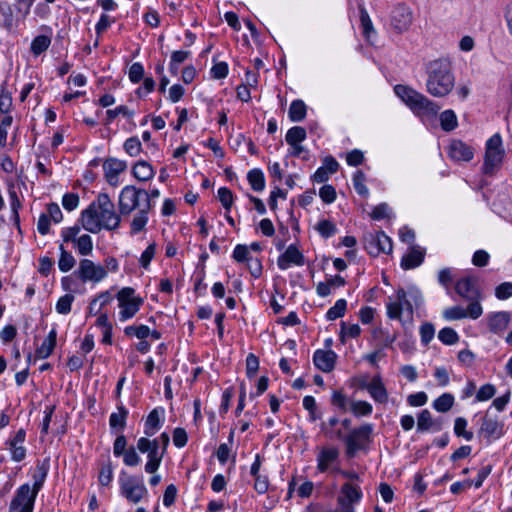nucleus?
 Masks as SVG:
<instances>
[{
	"mask_svg": "<svg viewBox=\"0 0 512 512\" xmlns=\"http://www.w3.org/2000/svg\"><path fill=\"white\" fill-rule=\"evenodd\" d=\"M121 222L115 211L114 203L106 193H100L96 201L92 202L82 212V225L90 233H99L102 229L115 230Z\"/></svg>",
	"mask_w": 512,
	"mask_h": 512,
	"instance_id": "obj_1",
	"label": "nucleus"
},
{
	"mask_svg": "<svg viewBox=\"0 0 512 512\" xmlns=\"http://www.w3.org/2000/svg\"><path fill=\"white\" fill-rule=\"evenodd\" d=\"M427 92L433 97L447 96L455 86V77L448 59L430 61L426 66Z\"/></svg>",
	"mask_w": 512,
	"mask_h": 512,
	"instance_id": "obj_2",
	"label": "nucleus"
},
{
	"mask_svg": "<svg viewBox=\"0 0 512 512\" xmlns=\"http://www.w3.org/2000/svg\"><path fill=\"white\" fill-rule=\"evenodd\" d=\"M169 435L164 432L159 438L150 440L147 437H141L137 441V449L141 453H147L148 461L145 464V471L154 474L160 467L162 459L169 445Z\"/></svg>",
	"mask_w": 512,
	"mask_h": 512,
	"instance_id": "obj_3",
	"label": "nucleus"
},
{
	"mask_svg": "<svg viewBox=\"0 0 512 512\" xmlns=\"http://www.w3.org/2000/svg\"><path fill=\"white\" fill-rule=\"evenodd\" d=\"M119 486L121 495L134 504L139 503L148 494L143 479L128 475L125 471L119 476Z\"/></svg>",
	"mask_w": 512,
	"mask_h": 512,
	"instance_id": "obj_4",
	"label": "nucleus"
},
{
	"mask_svg": "<svg viewBox=\"0 0 512 512\" xmlns=\"http://www.w3.org/2000/svg\"><path fill=\"white\" fill-rule=\"evenodd\" d=\"M504 154L502 138L500 134H494L486 142L483 172L487 175L494 174L495 170L501 165Z\"/></svg>",
	"mask_w": 512,
	"mask_h": 512,
	"instance_id": "obj_5",
	"label": "nucleus"
},
{
	"mask_svg": "<svg viewBox=\"0 0 512 512\" xmlns=\"http://www.w3.org/2000/svg\"><path fill=\"white\" fill-rule=\"evenodd\" d=\"M372 433L373 425L368 423L352 429L345 437L347 456L353 457L359 450L365 449L371 442Z\"/></svg>",
	"mask_w": 512,
	"mask_h": 512,
	"instance_id": "obj_6",
	"label": "nucleus"
},
{
	"mask_svg": "<svg viewBox=\"0 0 512 512\" xmlns=\"http://www.w3.org/2000/svg\"><path fill=\"white\" fill-rule=\"evenodd\" d=\"M147 203L148 192L144 189H138L135 186H125L119 196V211L122 215H129L132 211L140 207V199Z\"/></svg>",
	"mask_w": 512,
	"mask_h": 512,
	"instance_id": "obj_7",
	"label": "nucleus"
},
{
	"mask_svg": "<svg viewBox=\"0 0 512 512\" xmlns=\"http://www.w3.org/2000/svg\"><path fill=\"white\" fill-rule=\"evenodd\" d=\"M37 495L28 483L21 485L10 503L9 512H33Z\"/></svg>",
	"mask_w": 512,
	"mask_h": 512,
	"instance_id": "obj_8",
	"label": "nucleus"
},
{
	"mask_svg": "<svg viewBox=\"0 0 512 512\" xmlns=\"http://www.w3.org/2000/svg\"><path fill=\"white\" fill-rule=\"evenodd\" d=\"M364 248L371 256L392 252V240L384 232L367 233L364 236Z\"/></svg>",
	"mask_w": 512,
	"mask_h": 512,
	"instance_id": "obj_9",
	"label": "nucleus"
},
{
	"mask_svg": "<svg viewBox=\"0 0 512 512\" xmlns=\"http://www.w3.org/2000/svg\"><path fill=\"white\" fill-rule=\"evenodd\" d=\"M75 274L84 283H98L107 276V271L102 265L96 264L90 259H82Z\"/></svg>",
	"mask_w": 512,
	"mask_h": 512,
	"instance_id": "obj_10",
	"label": "nucleus"
},
{
	"mask_svg": "<svg viewBox=\"0 0 512 512\" xmlns=\"http://www.w3.org/2000/svg\"><path fill=\"white\" fill-rule=\"evenodd\" d=\"M483 313L482 306L479 301L469 303L467 309L461 306H453L447 308L443 312V317L448 321L460 320L466 317L478 319Z\"/></svg>",
	"mask_w": 512,
	"mask_h": 512,
	"instance_id": "obj_11",
	"label": "nucleus"
},
{
	"mask_svg": "<svg viewBox=\"0 0 512 512\" xmlns=\"http://www.w3.org/2000/svg\"><path fill=\"white\" fill-rule=\"evenodd\" d=\"M413 21L412 10L405 4H398L391 13V25L398 33L407 31Z\"/></svg>",
	"mask_w": 512,
	"mask_h": 512,
	"instance_id": "obj_12",
	"label": "nucleus"
},
{
	"mask_svg": "<svg viewBox=\"0 0 512 512\" xmlns=\"http://www.w3.org/2000/svg\"><path fill=\"white\" fill-rule=\"evenodd\" d=\"M440 106L434 101L419 93L410 109L419 117H434L438 114Z\"/></svg>",
	"mask_w": 512,
	"mask_h": 512,
	"instance_id": "obj_13",
	"label": "nucleus"
},
{
	"mask_svg": "<svg viewBox=\"0 0 512 512\" xmlns=\"http://www.w3.org/2000/svg\"><path fill=\"white\" fill-rule=\"evenodd\" d=\"M126 169V161L117 158H107L103 163L105 179L113 187L119 184L118 176Z\"/></svg>",
	"mask_w": 512,
	"mask_h": 512,
	"instance_id": "obj_14",
	"label": "nucleus"
},
{
	"mask_svg": "<svg viewBox=\"0 0 512 512\" xmlns=\"http://www.w3.org/2000/svg\"><path fill=\"white\" fill-rule=\"evenodd\" d=\"M361 498L362 492L358 486L345 483L341 487V496L338 502L347 512H353V504L358 503Z\"/></svg>",
	"mask_w": 512,
	"mask_h": 512,
	"instance_id": "obj_15",
	"label": "nucleus"
},
{
	"mask_svg": "<svg viewBox=\"0 0 512 512\" xmlns=\"http://www.w3.org/2000/svg\"><path fill=\"white\" fill-rule=\"evenodd\" d=\"M477 280L474 277H464L457 281L455 285L456 293L462 298L474 302L479 301L480 292L476 284Z\"/></svg>",
	"mask_w": 512,
	"mask_h": 512,
	"instance_id": "obj_16",
	"label": "nucleus"
},
{
	"mask_svg": "<svg viewBox=\"0 0 512 512\" xmlns=\"http://www.w3.org/2000/svg\"><path fill=\"white\" fill-rule=\"evenodd\" d=\"M304 255L298 250V248L291 244L287 247L286 251L281 254L277 260V265L281 270L288 269L292 264L297 266L304 265Z\"/></svg>",
	"mask_w": 512,
	"mask_h": 512,
	"instance_id": "obj_17",
	"label": "nucleus"
},
{
	"mask_svg": "<svg viewBox=\"0 0 512 512\" xmlns=\"http://www.w3.org/2000/svg\"><path fill=\"white\" fill-rule=\"evenodd\" d=\"M366 389L372 399L380 404H385L388 401V392L385 388L380 375H375L369 383L362 385Z\"/></svg>",
	"mask_w": 512,
	"mask_h": 512,
	"instance_id": "obj_18",
	"label": "nucleus"
},
{
	"mask_svg": "<svg viewBox=\"0 0 512 512\" xmlns=\"http://www.w3.org/2000/svg\"><path fill=\"white\" fill-rule=\"evenodd\" d=\"M503 424L499 423L496 418H492L488 413L482 418L479 433L483 435L489 442L492 439H498L503 433Z\"/></svg>",
	"mask_w": 512,
	"mask_h": 512,
	"instance_id": "obj_19",
	"label": "nucleus"
},
{
	"mask_svg": "<svg viewBox=\"0 0 512 512\" xmlns=\"http://www.w3.org/2000/svg\"><path fill=\"white\" fill-rule=\"evenodd\" d=\"M510 321L511 314L507 311L494 312L487 316L490 332L498 335L508 328Z\"/></svg>",
	"mask_w": 512,
	"mask_h": 512,
	"instance_id": "obj_20",
	"label": "nucleus"
},
{
	"mask_svg": "<svg viewBox=\"0 0 512 512\" xmlns=\"http://www.w3.org/2000/svg\"><path fill=\"white\" fill-rule=\"evenodd\" d=\"M339 450L335 447H324L317 455V469L323 473L338 462Z\"/></svg>",
	"mask_w": 512,
	"mask_h": 512,
	"instance_id": "obj_21",
	"label": "nucleus"
},
{
	"mask_svg": "<svg viewBox=\"0 0 512 512\" xmlns=\"http://www.w3.org/2000/svg\"><path fill=\"white\" fill-rule=\"evenodd\" d=\"M337 355L332 350H317L313 356L315 366L325 372H331L334 369Z\"/></svg>",
	"mask_w": 512,
	"mask_h": 512,
	"instance_id": "obj_22",
	"label": "nucleus"
},
{
	"mask_svg": "<svg viewBox=\"0 0 512 512\" xmlns=\"http://www.w3.org/2000/svg\"><path fill=\"white\" fill-rule=\"evenodd\" d=\"M449 155L456 161H470L473 158L474 151L466 143L454 140L449 146Z\"/></svg>",
	"mask_w": 512,
	"mask_h": 512,
	"instance_id": "obj_23",
	"label": "nucleus"
},
{
	"mask_svg": "<svg viewBox=\"0 0 512 512\" xmlns=\"http://www.w3.org/2000/svg\"><path fill=\"white\" fill-rule=\"evenodd\" d=\"M153 205L150 201L144 203L143 206L139 209V211L134 215L131 222V235H136L144 230L145 226L148 223V213L152 209Z\"/></svg>",
	"mask_w": 512,
	"mask_h": 512,
	"instance_id": "obj_24",
	"label": "nucleus"
},
{
	"mask_svg": "<svg viewBox=\"0 0 512 512\" xmlns=\"http://www.w3.org/2000/svg\"><path fill=\"white\" fill-rule=\"evenodd\" d=\"M425 256V250L414 246L402 257L401 267L405 270L413 269L422 264Z\"/></svg>",
	"mask_w": 512,
	"mask_h": 512,
	"instance_id": "obj_25",
	"label": "nucleus"
},
{
	"mask_svg": "<svg viewBox=\"0 0 512 512\" xmlns=\"http://www.w3.org/2000/svg\"><path fill=\"white\" fill-rule=\"evenodd\" d=\"M49 469H50V459L49 458H45L42 462L37 463V465L35 467V471L32 475L34 483H33V487L31 489L33 491H35L37 493L40 491V489L42 488V486L47 478Z\"/></svg>",
	"mask_w": 512,
	"mask_h": 512,
	"instance_id": "obj_26",
	"label": "nucleus"
},
{
	"mask_svg": "<svg viewBox=\"0 0 512 512\" xmlns=\"http://www.w3.org/2000/svg\"><path fill=\"white\" fill-rule=\"evenodd\" d=\"M163 414V408H155L148 414L144 430L148 437L153 436L159 430Z\"/></svg>",
	"mask_w": 512,
	"mask_h": 512,
	"instance_id": "obj_27",
	"label": "nucleus"
},
{
	"mask_svg": "<svg viewBox=\"0 0 512 512\" xmlns=\"http://www.w3.org/2000/svg\"><path fill=\"white\" fill-rule=\"evenodd\" d=\"M417 429L421 432L428 430L440 431L441 424L438 421L433 420L429 410L424 409L418 414Z\"/></svg>",
	"mask_w": 512,
	"mask_h": 512,
	"instance_id": "obj_28",
	"label": "nucleus"
},
{
	"mask_svg": "<svg viewBox=\"0 0 512 512\" xmlns=\"http://www.w3.org/2000/svg\"><path fill=\"white\" fill-rule=\"evenodd\" d=\"M132 174L137 180L145 182L154 177L155 171L148 162L141 160L132 167Z\"/></svg>",
	"mask_w": 512,
	"mask_h": 512,
	"instance_id": "obj_29",
	"label": "nucleus"
},
{
	"mask_svg": "<svg viewBox=\"0 0 512 512\" xmlns=\"http://www.w3.org/2000/svg\"><path fill=\"white\" fill-rule=\"evenodd\" d=\"M56 339H57V332L55 329H52L48 333L47 337L44 339L41 346L37 348V350H36L37 357L42 358V359L48 358L52 354V352L55 348Z\"/></svg>",
	"mask_w": 512,
	"mask_h": 512,
	"instance_id": "obj_30",
	"label": "nucleus"
},
{
	"mask_svg": "<svg viewBox=\"0 0 512 512\" xmlns=\"http://www.w3.org/2000/svg\"><path fill=\"white\" fill-rule=\"evenodd\" d=\"M143 300L130 301L129 303H119L120 312L119 319L121 322H125L134 317L139 311Z\"/></svg>",
	"mask_w": 512,
	"mask_h": 512,
	"instance_id": "obj_31",
	"label": "nucleus"
},
{
	"mask_svg": "<svg viewBox=\"0 0 512 512\" xmlns=\"http://www.w3.org/2000/svg\"><path fill=\"white\" fill-rule=\"evenodd\" d=\"M247 180L254 191L260 192L265 188V177L260 169H252L247 174Z\"/></svg>",
	"mask_w": 512,
	"mask_h": 512,
	"instance_id": "obj_32",
	"label": "nucleus"
},
{
	"mask_svg": "<svg viewBox=\"0 0 512 512\" xmlns=\"http://www.w3.org/2000/svg\"><path fill=\"white\" fill-rule=\"evenodd\" d=\"M440 124L441 128L446 132L454 130L458 126L455 112L451 109L443 111L440 114Z\"/></svg>",
	"mask_w": 512,
	"mask_h": 512,
	"instance_id": "obj_33",
	"label": "nucleus"
},
{
	"mask_svg": "<svg viewBox=\"0 0 512 512\" xmlns=\"http://www.w3.org/2000/svg\"><path fill=\"white\" fill-rule=\"evenodd\" d=\"M306 135V130L303 127L294 126L287 131L285 140L290 146H295L303 142L306 139Z\"/></svg>",
	"mask_w": 512,
	"mask_h": 512,
	"instance_id": "obj_34",
	"label": "nucleus"
},
{
	"mask_svg": "<svg viewBox=\"0 0 512 512\" xmlns=\"http://www.w3.org/2000/svg\"><path fill=\"white\" fill-rule=\"evenodd\" d=\"M128 410L124 406H118V412L112 413L109 418V424L112 429L123 430L126 425Z\"/></svg>",
	"mask_w": 512,
	"mask_h": 512,
	"instance_id": "obj_35",
	"label": "nucleus"
},
{
	"mask_svg": "<svg viewBox=\"0 0 512 512\" xmlns=\"http://www.w3.org/2000/svg\"><path fill=\"white\" fill-rule=\"evenodd\" d=\"M306 116V105L302 100L292 101L289 108V118L293 122L302 121Z\"/></svg>",
	"mask_w": 512,
	"mask_h": 512,
	"instance_id": "obj_36",
	"label": "nucleus"
},
{
	"mask_svg": "<svg viewBox=\"0 0 512 512\" xmlns=\"http://www.w3.org/2000/svg\"><path fill=\"white\" fill-rule=\"evenodd\" d=\"M394 91L402 99V101L405 102V104L409 107L412 105L416 96H418L419 94V92H417L416 90L405 85H396L394 87Z\"/></svg>",
	"mask_w": 512,
	"mask_h": 512,
	"instance_id": "obj_37",
	"label": "nucleus"
},
{
	"mask_svg": "<svg viewBox=\"0 0 512 512\" xmlns=\"http://www.w3.org/2000/svg\"><path fill=\"white\" fill-rule=\"evenodd\" d=\"M59 249L60 257L58 260V267L60 271L68 272L74 267L76 260L71 253L65 250L63 245H60Z\"/></svg>",
	"mask_w": 512,
	"mask_h": 512,
	"instance_id": "obj_38",
	"label": "nucleus"
},
{
	"mask_svg": "<svg viewBox=\"0 0 512 512\" xmlns=\"http://www.w3.org/2000/svg\"><path fill=\"white\" fill-rule=\"evenodd\" d=\"M454 404V397L450 393H444L441 396H439L437 399L433 402V408L438 411L445 413L449 411Z\"/></svg>",
	"mask_w": 512,
	"mask_h": 512,
	"instance_id": "obj_39",
	"label": "nucleus"
},
{
	"mask_svg": "<svg viewBox=\"0 0 512 512\" xmlns=\"http://www.w3.org/2000/svg\"><path fill=\"white\" fill-rule=\"evenodd\" d=\"M120 115L129 119L134 116V111L130 110L125 105L118 106L115 109H108L106 111L105 125H109L117 116Z\"/></svg>",
	"mask_w": 512,
	"mask_h": 512,
	"instance_id": "obj_40",
	"label": "nucleus"
},
{
	"mask_svg": "<svg viewBox=\"0 0 512 512\" xmlns=\"http://www.w3.org/2000/svg\"><path fill=\"white\" fill-rule=\"evenodd\" d=\"M349 410L357 417L368 416L372 413V405L366 401H351Z\"/></svg>",
	"mask_w": 512,
	"mask_h": 512,
	"instance_id": "obj_41",
	"label": "nucleus"
},
{
	"mask_svg": "<svg viewBox=\"0 0 512 512\" xmlns=\"http://www.w3.org/2000/svg\"><path fill=\"white\" fill-rule=\"evenodd\" d=\"M51 39L45 35L35 37L31 43V52L38 56L48 49Z\"/></svg>",
	"mask_w": 512,
	"mask_h": 512,
	"instance_id": "obj_42",
	"label": "nucleus"
},
{
	"mask_svg": "<svg viewBox=\"0 0 512 512\" xmlns=\"http://www.w3.org/2000/svg\"><path fill=\"white\" fill-rule=\"evenodd\" d=\"M347 307V302L345 299H339L336 301L334 306L329 308L326 313V318L330 321L336 320L344 316Z\"/></svg>",
	"mask_w": 512,
	"mask_h": 512,
	"instance_id": "obj_43",
	"label": "nucleus"
},
{
	"mask_svg": "<svg viewBox=\"0 0 512 512\" xmlns=\"http://www.w3.org/2000/svg\"><path fill=\"white\" fill-rule=\"evenodd\" d=\"M12 106V97L7 89V83L3 82L0 87V112L6 114Z\"/></svg>",
	"mask_w": 512,
	"mask_h": 512,
	"instance_id": "obj_44",
	"label": "nucleus"
},
{
	"mask_svg": "<svg viewBox=\"0 0 512 512\" xmlns=\"http://www.w3.org/2000/svg\"><path fill=\"white\" fill-rule=\"evenodd\" d=\"M365 179V174L361 170L356 171L353 175L354 189L360 196L363 197H367L369 194L368 188L364 184Z\"/></svg>",
	"mask_w": 512,
	"mask_h": 512,
	"instance_id": "obj_45",
	"label": "nucleus"
},
{
	"mask_svg": "<svg viewBox=\"0 0 512 512\" xmlns=\"http://www.w3.org/2000/svg\"><path fill=\"white\" fill-rule=\"evenodd\" d=\"M9 198H10V206H11V212H12V219L16 226L20 228V218H19V209L21 208V202L18 198V195L16 191L10 190L9 191Z\"/></svg>",
	"mask_w": 512,
	"mask_h": 512,
	"instance_id": "obj_46",
	"label": "nucleus"
},
{
	"mask_svg": "<svg viewBox=\"0 0 512 512\" xmlns=\"http://www.w3.org/2000/svg\"><path fill=\"white\" fill-rule=\"evenodd\" d=\"M438 338L445 345H453L459 340L457 332L450 327L441 329L438 333Z\"/></svg>",
	"mask_w": 512,
	"mask_h": 512,
	"instance_id": "obj_47",
	"label": "nucleus"
},
{
	"mask_svg": "<svg viewBox=\"0 0 512 512\" xmlns=\"http://www.w3.org/2000/svg\"><path fill=\"white\" fill-rule=\"evenodd\" d=\"M360 21L363 28V34L366 38L370 37V34L374 32L372 21L369 14L363 5H359Z\"/></svg>",
	"mask_w": 512,
	"mask_h": 512,
	"instance_id": "obj_48",
	"label": "nucleus"
},
{
	"mask_svg": "<svg viewBox=\"0 0 512 512\" xmlns=\"http://www.w3.org/2000/svg\"><path fill=\"white\" fill-rule=\"evenodd\" d=\"M113 479V466L111 461L106 462L102 465L98 480L102 486H108Z\"/></svg>",
	"mask_w": 512,
	"mask_h": 512,
	"instance_id": "obj_49",
	"label": "nucleus"
},
{
	"mask_svg": "<svg viewBox=\"0 0 512 512\" xmlns=\"http://www.w3.org/2000/svg\"><path fill=\"white\" fill-rule=\"evenodd\" d=\"M74 301V296L72 294H65L60 297L56 303V311L59 314L66 315L71 311V306Z\"/></svg>",
	"mask_w": 512,
	"mask_h": 512,
	"instance_id": "obj_50",
	"label": "nucleus"
},
{
	"mask_svg": "<svg viewBox=\"0 0 512 512\" xmlns=\"http://www.w3.org/2000/svg\"><path fill=\"white\" fill-rule=\"evenodd\" d=\"M78 251L81 255H89L93 249L92 238L88 234L80 236L76 240Z\"/></svg>",
	"mask_w": 512,
	"mask_h": 512,
	"instance_id": "obj_51",
	"label": "nucleus"
},
{
	"mask_svg": "<svg viewBox=\"0 0 512 512\" xmlns=\"http://www.w3.org/2000/svg\"><path fill=\"white\" fill-rule=\"evenodd\" d=\"M316 229L324 238H329L337 232L336 225L329 220H321L318 222Z\"/></svg>",
	"mask_w": 512,
	"mask_h": 512,
	"instance_id": "obj_52",
	"label": "nucleus"
},
{
	"mask_svg": "<svg viewBox=\"0 0 512 512\" xmlns=\"http://www.w3.org/2000/svg\"><path fill=\"white\" fill-rule=\"evenodd\" d=\"M467 421L462 417H458L455 420L454 424V432L458 437H463L467 441H470L473 438V433L466 430Z\"/></svg>",
	"mask_w": 512,
	"mask_h": 512,
	"instance_id": "obj_53",
	"label": "nucleus"
},
{
	"mask_svg": "<svg viewBox=\"0 0 512 512\" xmlns=\"http://www.w3.org/2000/svg\"><path fill=\"white\" fill-rule=\"evenodd\" d=\"M350 402L346 395L341 391H334L331 398V403L338 407L341 411L346 412L349 410Z\"/></svg>",
	"mask_w": 512,
	"mask_h": 512,
	"instance_id": "obj_54",
	"label": "nucleus"
},
{
	"mask_svg": "<svg viewBox=\"0 0 512 512\" xmlns=\"http://www.w3.org/2000/svg\"><path fill=\"white\" fill-rule=\"evenodd\" d=\"M142 149L140 140L137 137H130L124 142V150L132 157L137 156Z\"/></svg>",
	"mask_w": 512,
	"mask_h": 512,
	"instance_id": "obj_55",
	"label": "nucleus"
},
{
	"mask_svg": "<svg viewBox=\"0 0 512 512\" xmlns=\"http://www.w3.org/2000/svg\"><path fill=\"white\" fill-rule=\"evenodd\" d=\"M232 257L235 261L240 263L249 262L253 258L249 253L248 247L243 244L236 245Z\"/></svg>",
	"mask_w": 512,
	"mask_h": 512,
	"instance_id": "obj_56",
	"label": "nucleus"
},
{
	"mask_svg": "<svg viewBox=\"0 0 512 512\" xmlns=\"http://www.w3.org/2000/svg\"><path fill=\"white\" fill-rule=\"evenodd\" d=\"M121 456H123L124 464L129 467L137 466L141 462V458L134 446L129 447Z\"/></svg>",
	"mask_w": 512,
	"mask_h": 512,
	"instance_id": "obj_57",
	"label": "nucleus"
},
{
	"mask_svg": "<svg viewBox=\"0 0 512 512\" xmlns=\"http://www.w3.org/2000/svg\"><path fill=\"white\" fill-rule=\"evenodd\" d=\"M303 407L309 412L311 421H316L320 418V414L317 412V405L314 397L305 396L303 398Z\"/></svg>",
	"mask_w": 512,
	"mask_h": 512,
	"instance_id": "obj_58",
	"label": "nucleus"
},
{
	"mask_svg": "<svg viewBox=\"0 0 512 512\" xmlns=\"http://www.w3.org/2000/svg\"><path fill=\"white\" fill-rule=\"evenodd\" d=\"M156 253V244L153 242L148 245V247L142 252L141 257L139 259L140 265L147 269L150 265V262L154 258Z\"/></svg>",
	"mask_w": 512,
	"mask_h": 512,
	"instance_id": "obj_59",
	"label": "nucleus"
},
{
	"mask_svg": "<svg viewBox=\"0 0 512 512\" xmlns=\"http://www.w3.org/2000/svg\"><path fill=\"white\" fill-rule=\"evenodd\" d=\"M321 200L326 204H331L336 199V190L332 185H323L319 190Z\"/></svg>",
	"mask_w": 512,
	"mask_h": 512,
	"instance_id": "obj_60",
	"label": "nucleus"
},
{
	"mask_svg": "<svg viewBox=\"0 0 512 512\" xmlns=\"http://www.w3.org/2000/svg\"><path fill=\"white\" fill-rule=\"evenodd\" d=\"M218 199L226 210H230L233 204V194L227 187L218 189Z\"/></svg>",
	"mask_w": 512,
	"mask_h": 512,
	"instance_id": "obj_61",
	"label": "nucleus"
},
{
	"mask_svg": "<svg viewBox=\"0 0 512 512\" xmlns=\"http://www.w3.org/2000/svg\"><path fill=\"white\" fill-rule=\"evenodd\" d=\"M135 290L131 287H124L117 293L118 303H129L130 301L143 300L134 296Z\"/></svg>",
	"mask_w": 512,
	"mask_h": 512,
	"instance_id": "obj_62",
	"label": "nucleus"
},
{
	"mask_svg": "<svg viewBox=\"0 0 512 512\" xmlns=\"http://www.w3.org/2000/svg\"><path fill=\"white\" fill-rule=\"evenodd\" d=\"M144 76V67L141 63L135 62L130 66L129 79L132 83H139Z\"/></svg>",
	"mask_w": 512,
	"mask_h": 512,
	"instance_id": "obj_63",
	"label": "nucleus"
},
{
	"mask_svg": "<svg viewBox=\"0 0 512 512\" xmlns=\"http://www.w3.org/2000/svg\"><path fill=\"white\" fill-rule=\"evenodd\" d=\"M495 296L499 300H506L512 297V283L503 282L495 288Z\"/></svg>",
	"mask_w": 512,
	"mask_h": 512,
	"instance_id": "obj_64",
	"label": "nucleus"
}]
</instances>
